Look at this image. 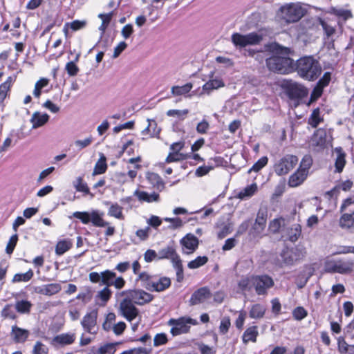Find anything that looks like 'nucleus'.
Masks as SVG:
<instances>
[{
  "mask_svg": "<svg viewBox=\"0 0 354 354\" xmlns=\"http://www.w3.org/2000/svg\"><path fill=\"white\" fill-rule=\"evenodd\" d=\"M327 142L326 131L324 129H317L311 139V144L314 146L323 149L326 147Z\"/></svg>",
  "mask_w": 354,
  "mask_h": 354,
  "instance_id": "25",
  "label": "nucleus"
},
{
  "mask_svg": "<svg viewBox=\"0 0 354 354\" xmlns=\"http://www.w3.org/2000/svg\"><path fill=\"white\" fill-rule=\"evenodd\" d=\"M171 263L173 267L176 270V280L178 282H181L184 279V273L182 261L180 258L179 257L177 259L174 260V261H173Z\"/></svg>",
  "mask_w": 354,
  "mask_h": 354,
  "instance_id": "48",
  "label": "nucleus"
},
{
  "mask_svg": "<svg viewBox=\"0 0 354 354\" xmlns=\"http://www.w3.org/2000/svg\"><path fill=\"white\" fill-rule=\"evenodd\" d=\"M263 38V35L257 32L245 35L234 32L231 36V41L236 48H241L248 46L258 45L262 41Z\"/></svg>",
  "mask_w": 354,
  "mask_h": 354,
  "instance_id": "4",
  "label": "nucleus"
},
{
  "mask_svg": "<svg viewBox=\"0 0 354 354\" xmlns=\"http://www.w3.org/2000/svg\"><path fill=\"white\" fill-rule=\"evenodd\" d=\"M267 221V214L266 212L260 211L257 214L255 223L252 227L250 234L254 237L261 236V233L265 230Z\"/></svg>",
  "mask_w": 354,
  "mask_h": 354,
  "instance_id": "14",
  "label": "nucleus"
},
{
  "mask_svg": "<svg viewBox=\"0 0 354 354\" xmlns=\"http://www.w3.org/2000/svg\"><path fill=\"white\" fill-rule=\"evenodd\" d=\"M115 345L113 343L105 344L97 349L95 354H114L116 351Z\"/></svg>",
  "mask_w": 354,
  "mask_h": 354,
  "instance_id": "51",
  "label": "nucleus"
},
{
  "mask_svg": "<svg viewBox=\"0 0 354 354\" xmlns=\"http://www.w3.org/2000/svg\"><path fill=\"white\" fill-rule=\"evenodd\" d=\"M274 284L273 279L267 274L255 275L254 290L258 295H266Z\"/></svg>",
  "mask_w": 354,
  "mask_h": 354,
  "instance_id": "11",
  "label": "nucleus"
},
{
  "mask_svg": "<svg viewBox=\"0 0 354 354\" xmlns=\"http://www.w3.org/2000/svg\"><path fill=\"white\" fill-rule=\"evenodd\" d=\"M73 186L77 192H83L86 194H90L89 189L86 183L84 182L82 177H77L73 182Z\"/></svg>",
  "mask_w": 354,
  "mask_h": 354,
  "instance_id": "49",
  "label": "nucleus"
},
{
  "mask_svg": "<svg viewBox=\"0 0 354 354\" xmlns=\"http://www.w3.org/2000/svg\"><path fill=\"white\" fill-rule=\"evenodd\" d=\"M106 169L107 165L106 162V157L103 154H101L99 160L95 165L92 175L96 176L102 174L106 172Z\"/></svg>",
  "mask_w": 354,
  "mask_h": 354,
  "instance_id": "39",
  "label": "nucleus"
},
{
  "mask_svg": "<svg viewBox=\"0 0 354 354\" xmlns=\"http://www.w3.org/2000/svg\"><path fill=\"white\" fill-rule=\"evenodd\" d=\"M330 81V73L326 72L324 76L319 80L317 85L311 93V103L318 99L322 94L323 88L328 85Z\"/></svg>",
  "mask_w": 354,
  "mask_h": 354,
  "instance_id": "16",
  "label": "nucleus"
},
{
  "mask_svg": "<svg viewBox=\"0 0 354 354\" xmlns=\"http://www.w3.org/2000/svg\"><path fill=\"white\" fill-rule=\"evenodd\" d=\"M97 313L94 311L90 312L83 317L81 324L83 328L89 333H95Z\"/></svg>",
  "mask_w": 354,
  "mask_h": 354,
  "instance_id": "18",
  "label": "nucleus"
},
{
  "mask_svg": "<svg viewBox=\"0 0 354 354\" xmlns=\"http://www.w3.org/2000/svg\"><path fill=\"white\" fill-rule=\"evenodd\" d=\"M193 88L192 83H187L183 86H174L171 88V94L174 96H180L187 94Z\"/></svg>",
  "mask_w": 354,
  "mask_h": 354,
  "instance_id": "40",
  "label": "nucleus"
},
{
  "mask_svg": "<svg viewBox=\"0 0 354 354\" xmlns=\"http://www.w3.org/2000/svg\"><path fill=\"white\" fill-rule=\"evenodd\" d=\"M118 311L120 315L129 322H132L140 316L139 310L135 306L134 303L126 296L120 301Z\"/></svg>",
  "mask_w": 354,
  "mask_h": 354,
  "instance_id": "8",
  "label": "nucleus"
},
{
  "mask_svg": "<svg viewBox=\"0 0 354 354\" xmlns=\"http://www.w3.org/2000/svg\"><path fill=\"white\" fill-rule=\"evenodd\" d=\"M285 234H283V237L286 239H288L292 242L296 241L301 234V226L299 224H295L290 229L283 230Z\"/></svg>",
  "mask_w": 354,
  "mask_h": 354,
  "instance_id": "34",
  "label": "nucleus"
},
{
  "mask_svg": "<svg viewBox=\"0 0 354 354\" xmlns=\"http://www.w3.org/2000/svg\"><path fill=\"white\" fill-rule=\"evenodd\" d=\"M308 11V6L300 2L282 6L277 12L278 17L286 23L298 21Z\"/></svg>",
  "mask_w": 354,
  "mask_h": 354,
  "instance_id": "2",
  "label": "nucleus"
},
{
  "mask_svg": "<svg viewBox=\"0 0 354 354\" xmlns=\"http://www.w3.org/2000/svg\"><path fill=\"white\" fill-rule=\"evenodd\" d=\"M48 347L41 342H37L33 347L32 354H48Z\"/></svg>",
  "mask_w": 354,
  "mask_h": 354,
  "instance_id": "60",
  "label": "nucleus"
},
{
  "mask_svg": "<svg viewBox=\"0 0 354 354\" xmlns=\"http://www.w3.org/2000/svg\"><path fill=\"white\" fill-rule=\"evenodd\" d=\"M98 17L102 20V24L98 28L99 30L100 31V39H101L113 17V12H109L106 14L100 13L98 15Z\"/></svg>",
  "mask_w": 354,
  "mask_h": 354,
  "instance_id": "38",
  "label": "nucleus"
},
{
  "mask_svg": "<svg viewBox=\"0 0 354 354\" xmlns=\"http://www.w3.org/2000/svg\"><path fill=\"white\" fill-rule=\"evenodd\" d=\"M88 278L92 283H99L106 287L113 286L118 290L122 289L126 283L123 277H116L115 272L110 270H106L101 272H91L88 274Z\"/></svg>",
  "mask_w": 354,
  "mask_h": 354,
  "instance_id": "3",
  "label": "nucleus"
},
{
  "mask_svg": "<svg viewBox=\"0 0 354 354\" xmlns=\"http://www.w3.org/2000/svg\"><path fill=\"white\" fill-rule=\"evenodd\" d=\"M287 93L291 98H301L306 95V89L301 84L290 81L285 84Z\"/></svg>",
  "mask_w": 354,
  "mask_h": 354,
  "instance_id": "15",
  "label": "nucleus"
},
{
  "mask_svg": "<svg viewBox=\"0 0 354 354\" xmlns=\"http://www.w3.org/2000/svg\"><path fill=\"white\" fill-rule=\"evenodd\" d=\"M188 113V109H170L167 111L166 114L169 117H173L179 120H184L186 118Z\"/></svg>",
  "mask_w": 354,
  "mask_h": 354,
  "instance_id": "46",
  "label": "nucleus"
},
{
  "mask_svg": "<svg viewBox=\"0 0 354 354\" xmlns=\"http://www.w3.org/2000/svg\"><path fill=\"white\" fill-rule=\"evenodd\" d=\"M134 196H136L140 201L152 203L159 201V194L156 192L149 194L144 191L136 190L134 192Z\"/></svg>",
  "mask_w": 354,
  "mask_h": 354,
  "instance_id": "32",
  "label": "nucleus"
},
{
  "mask_svg": "<svg viewBox=\"0 0 354 354\" xmlns=\"http://www.w3.org/2000/svg\"><path fill=\"white\" fill-rule=\"evenodd\" d=\"M271 53L266 59V65L270 71L279 73H289L293 69V60L288 57L289 49L276 43L266 46Z\"/></svg>",
  "mask_w": 354,
  "mask_h": 354,
  "instance_id": "1",
  "label": "nucleus"
},
{
  "mask_svg": "<svg viewBox=\"0 0 354 354\" xmlns=\"http://www.w3.org/2000/svg\"><path fill=\"white\" fill-rule=\"evenodd\" d=\"M16 80V75L9 76L7 80L0 85V102L6 99L12 85Z\"/></svg>",
  "mask_w": 354,
  "mask_h": 354,
  "instance_id": "33",
  "label": "nucleus"
},
{
  "mask_svg": "<svg viewBox=\"0 0 354 354\" xmlns=\"http://www.w3.org/2000/svg\"><path fill=\"white\" fill-rule=\"evenodd\" d=\"M337 349L341 354H354V343L351 344L345 337H339L337 339Z\"/></svg>",
  "mask_w": 354,
  "mask_h": 354,
  "instance_id": "30",
  "label": "nucleus"
},
{
  "mask_svg": "<svg viewBox=\"0 0 354 354\" xmlns=\"http://www.w3.org/2000/svg\"><path fill=\"white\" fill-rule=\"evenodd\" d=\"M147 121L148 122L147 126L141 131L142 136H144L142 139H145V137L147 136L158 138L161 129L158 127L156 120L148 118Z\"/></svg>",
  "mask_w": 354,
  "mask_h": 354,
  "instance_id": "21",
  "label": "nucleus"
},
{
  "mask_svg": "<svg viewBox=\"0 0 354 354\" xmlns=\"http://www.w3.org/2000/svg\"><path fill=\"white\" fill-rule=\"evenodd\" d=\"M211 297V293L207 288H201L195 291L191 297L192 305H197L205 302Z\"/></svg>",
  "mask_w": 354,
  "mask_h": 354,
  "instance_id": "23",
  "label": "nucleus"
},
{
  "mask_svg": "<svg viewBox=\"0 0 354 354\" xmlns=\"http://www.w3.org/2000/svg\"><path fill=\"white\" fill-rule=\"evenodd\" d=\"M296 70L301 77L310 80V57L306 56L298 59L296 63Z\"/></svg>",
  "mask_w": 354,
  "mask_h": 354,
  "instance_id": "17",
  "label": "nucleus"
},
{
  "mask_svg": "<svg viewBox=\"0 0 354 354\" xmlns=\"http://www.w3.org/2000/svg\"><path fill=\"white\" fill-rule=\"evenodd\" d=\"M112 291L109 287H104L101 290L97 292L96 297L100 299L103 304H105L111 298Z\"/></svg>",
  "mask_w": 354,
  "mask_h": 354,
  "instance_id": "50",
  "label": "nucleus"
},
{
  "mask_svg": "<svg viewBox=\"0 0 354 354\" xmlns=\"http://www.w3.org/2000/svg\"><path fill=\"white\" fill-rule=\"evenodd\" d=\"M186 158L187 156L182 153H176L170 151L167 157L166 158L165 161L167 163H170L173 162L183 160Z\"/></svg>",
  "mask_w": 354,
  "mask_h": 354,
  "instance_id": "54",
  "label": "nucleus"
},
{
  "mask_svg": "<svg viewBox=\"0 0 354 354\" xmlns=\"http://www.w3.org/2000/svg\"><path fill=\"white\" fill-rule=\"evenodd\" d=\"M18 241V236L17 234L12 235L7 243L6 252L8 254H11L13 252V250L17 245Z\"/></svg>",
  "mask_w": 354,
  "mask_h": 354,
  "instance_id": "61",
  "label": "nucleus"
},
{
  "mask_svg": "<svg viewBox=\"0 0 354 354\" xmlns=\"http://www.w3.org/2000/svg\"><path fill=\"white\" fill-rule=\"evenodd\" d=\"M33 271L31 269H29L25 273H17L14 275L12 282V283H18V282H27L30 281L33 277Z\"/></svg>",
  "mask_w": 354,
  "mask_h": 354,
  "instance_id": "43",
  "label": "nucleus"
},
{
  "mask_svg": "<svg viewBox=\"0 0 354 354\" xmlns=\"http://www.w3.org/2000/svg\"><path fill=\"white\" fill-rule=\"evenodd\" d=\"M104 204L109 206L107 213L109 216L113 217L118 220L124 219V215L122 212L123 207L122 206H120L117 203H111L109 201L105 202Z\"/></svg>",
  "mask_w": 354,
  "mask_h": 354,
  "instance_id": "28",
  "label": "nucleus"
},
{
  "mask_svg": "<svg viewBox=\"0 0 354 354\" xmlns=\"http://www.w3.org/2000/svg\"><path fill=\"white\" fill-rule=\"evenodd\" d=\"M171 284L170 279L168 277H161L158 280L151 281L148 283L149 289L157 292L163 291L169 287Z\"/></svg>",
  "mask_w": 354,
  "mask_h": 354,
  "instance_id": "26",
  "label": "nucleus"
},
{
  "mask_svg": "<svg viewBox=\"0 0 354 354\" xmlns=\"http://www.w3.org/2000/svg\"><path fill=\"white\" fill-rule=\"evenodd\" d=\"M308 159L309 158L306 156L301 162L300 167L295 173L290 176L288 180V185L290 187H295L299 186L306 178L308 174V169L310 167Z\"/></svg>",
  "mask_w": 354,
  "mask_h": 354,
  "instance_id": "9",
  "label": "nucleus"
},
{
  "mask_svg": "<svg viewBox=\"0 0 354 354\" xmlns=\"http://www.w3.org/2000/svg\"><path fill=\"white\" fill-rule=\"evenodd\" d=\"M93 138L89 136L84 140H77L74 144L79 149H82L88 147L93 142Z\"/></svg>",
  "mask_w": 354,
  "mask_h": 354,
  "instance_id": "63",
  "label": "nucleus"
},
{
  "mask_svg": "<svg viewBox=\"0 0 354 354\" xmlns=\"http://www.w3.org/2000/svg\"><path fill=\"white\" fill-rule=\"evenodd\" d=\"M168 341L167 336L165 333H158L153 338V345L159 346L165 344Z\"/></svg>",
  "mask_w": 354,
  "mask_h": 354,
  "instance_id": "62",
  "label": "nucleus"
},
{
  "mask_svg": "<svg viewBox=\"0 0 354 354\" xmlns=\"http://www.w3.org/2000/svg\"><path fill=\"white\" fill-rule=\"evenodd\" d=\"M298 158L293 155H286L274 165V170L277 175L283 176L288 174L297 164Z\"/></svg>",
  "mask_w": 354,
  "mask_h": 354,
  "instance_id": "7",
  "label": "nucleus"
},
{
  "mask_svg": "<svg viewBox=\"0 0 354 354\" xmlns=\"http://www.w3.org/2000/svg\"><path fill=\"white\" fill-rule=\"evenodd\" d=\"M120 295L126 296L132 302L140 306L147 304L153 299L151 294L140 289L124 290L120 292Z\"/></svg>",
  "mask_w": 354,
  "mask_h": 354,
  "instance_id": "10",
  "label": "nucleus"
},
{
  "mask_svg": "<svg viewBox=\"0 0 354 354\" xmlns=\"http://www.w3.org/2000/svg\"><path fill=\"white\" fill-rule=\"evenodd\" d=\"M334 153L336 154V158L335 160V171L337 173H341L346 165V153L344 152L341 147H336L334 149Z\"/></svg>",
  "mask_w": 354,
  "mask_h": 354,
  "instance_id": "27",
  "label": "nucleus"
},
{
  "mask_svg": "<svg viewBox=\"0 0 354 354\" xmlns=\"http://www.w3.org/2000/svg\"><path fill=\"white\" fill-rule=\"evenodd\" d=\"M285 220L282 218H275L272 221L269 225V230L271 232L276 233L279 231L282 225H284Z\"/></svg>",
  "mask_w": 354,
  "mask_h": 354,
  "instance_id": "55",
  "label": "nucleus"
},
{
  "mask_svg": "<svg viewBox=\"0 0 354 354\" xmlns=\"http://www.w3.org/2000/svg\"><path fill=\"white\" fill-rule=\"evenodd\" d=\"M76 339L75 334L73 333H61L53 337L52 344L54 346H64L72 344Z\"/></svg>",
  "mask_w": 354,
  "mask_h": 354,
  "instance_id": "22",
  "label": "nucleus"
},
{
  "mask_svg": "<svg viewBox=\"0 0 354 354\" xmlns=\"http://www.w3.org/2000/svg\"><path fill=\"white\" fill-rule=\"evenodd\" d=\"M11 336L17 343H24L29 336V331L17 326H12Z\"/></svg>",
  "mask_w": 354,
  "mask_h": 354,
  "instance_id": "29",
  "label": "nucleus"
},
{
  "mask_svg": "<svg viewBox=\"0 0 354 354\" xmlns=\"http://www.w3.org/2000/svg\"><path fill=\"white\" fill-rule=\"evenodd\" d=\"M158 252L159 260L170 259L171 263L180 257L176 252L174 243L161 248Z\"/></svg>",
  "mask_w": 354,
  "mask_h": 354,
  "instance_id": "20",
  "label": "nucleus"
},
{
  "mask_svg": "<svg viewBox=\"0 0 354 354\" xmlns=\"http://www.w3.org/2000/svg\"><path fill=\"white\" fill-rule=\"evenodd\" d=\"M339 225L342 228L354 229V211L344 214L339 219Z\"/></svg>",
  "mask_w": 354,
  "mask_h": 354,
  "instance_id": "37",
  "label": "nucleus"
},
{
  "mask_svg": "<svg viewBox=\"0 0 354 354\" xmlns=\"http://www.w3.org/2000/svg\"><path fill=\"white\" fill-rule=\"evenodd\" d=\"M182 246V251L184 254H190L194 253L198 247V239L193 234L188 233L180 241Z\"/></svg>",
  "mask_w": 354,
  "mask_h": 354,
  "instance_id": "12",
  "label": "nucleus"
},
{
  "mask_svg": "<svg viewBox=\"0 0 354 354\" xmlns=\"http://www.w3.org/2000/svg\"><path fill=\"white\" fill-rule=\"evenodd\" d=\"M258 330L256 326L249 327L245 330L243 335V342L245 344H247L248 342L251 341L252 342H255L257 341V337L258 336Z\"/></svg>",
  "mask_w": 354,
  "mask_h": 354,
  "instance_id": "41",
  "label": "nucleus"
},
{
  "mask_svg": "<svg viewBox=\"0 0 354 354\" xmlns=\"http://www.w3.org/2000/svg\"><path fill=\"white\" fill-rule=\"evenodd\" d=\"M268 162V158L267 156H263L259 160H258L253 166L249 169L248 172L251 173L252 171L258 172L262 168H263Z\"/></svg>",
  "mask_w": 354,
  "mask_h": 354,
  "instance_id": "53",
  "label": "nucleus"
},
{
  "mask_svg": "<svg viewBox=\"0 0 354 354\" xmlns=\"http://www.w3.org/2000/svg\"><path fill=\"white\" fill-rule=\"evenodd\" d=\"M104 212L98 210L88 212H75L73 216L80 220L83 224H88L90 222L96 227H106L109 223L103 219Z\"/></svg>",
  "mask_w": 354,
  "mask_h": 354,
  "instance_id": "5",
  "label": "nucleus"
},
{
  "mask_svg": "<svg viewBox=\"0 0 354 354\" xmlns=\"http://www.w3.org/2000/svg\"><path fill=\"white\" fill-rule=\"evenodd\" d=\"M225 86V82L219 76H211L209 80L203 85L202 92L199 95L203 94L209 95L214 90Z\"/></svg>",
  "mask_w": 354,
  "mask_h": 354,
  "instance_id": "13",
  "label": "nucleus"
},
{
  "mask_svg": "<svg viewBox=\"0 0 354 354\" xmlns=\"http://www.w3.org/2000/svg\"><path fill=\"white\" fill-rule=\"evenodd\" d=\"M151 229L149 227H146L143 229H139L136 232V235L141 241H147L149 236Z\"/></svg>",
  "mask_w": 354,
  "mask_h": 354,
  "instance_id": "59",
  "label": "nucleus"
},
{
  "mask_svg": "<svg viewBox=\"0 0 354 354\" xmlns=\"http://www.w3.org/2000/svg\"><path fill=\"white\" fill-rule=\"evenodd\" d=\"M72 245V242L69 240L60 241L56 245L55 253L59 256L62 255L71 248Z\"/></svg>",
  "mask_w": 354,
  "mask_h": 354,
  "instance_id": "44",
  "label": "nucleus"
},
{
  "mask_svg": "<svg viewBox=\"0 0 354 354\" xmlns=\"http://www.w3.org/2000/svg\"><path fill=\"white\" fill-rule=\"evenodd\" d=\"M255 275L243 276L238 281V288L243 292H251L254 289Z\"/></svg>",
  "mask_w": 354,
  "mask_h": 354,
  "instance_id": "24",
  "label": "nucleus"
},
{
  "mask_svg": "<svg viewBox=\"0 0 354 354\" xmlns=\"http://www.w3.org/2000/svg\"><path fill=\"white\" fill-rule=\"evenodd\" d=\"M144 259L147 263L151 262L153 261H159L158 252L151 249H148L144 254Z\"/></svg>",
  "mask_w": 354,
  "mask_h": 354,
  "instance_id": "58",
  "label": "nucleus"
},
{
  "mask_svg": "<svg viewBox=\"0 0 354 354\" xmlns=\"http://www.w3.org/2000/svg\"><path fill=\"white\" fill-rule=\"evenodd\" d=\"M66 71L70 76H75L77 74L79 68L74 62H69L66 65Z\"/></svg>",
  "mask_w": 354,
  "mask_h": 354,
  "instance_id": "64",
  "label": "nucleus"
},
{
  "mask_svg": "<svg viewBox=\"0 0 354 354\" xmlns=\"http://www.w3.org/2000/svg\"><path fill=\"white\" fill-rule=\"evenodd\" d=\"M281 262L280 263L281 266L291 265L297 260L293 251L290 250L283 251L281 254Z\"/></svg>",
  "mask_w": 354,
  "mask_h": 354,
  "instance_id": "42",
  "label": "nucleus"
},
{
  "mask_svg": "<svg viewBox=\"0 0 354 354\" xmlns=\"http://www.w3.org/2000/svg\"><path fill=\"white\" fill-rule=\"evenodd\" d=\"M337 266H336V271L340 274H348L353 272L354 267V262L352 260L347 261H337Z\"/></svg>",
  "mask_w": 354,
  "mask_h": 354,
  "instance_id": "35",
  "label": "nucleus"
},
{
  "mask_svg": "<svg viewBox=\"0 0 354 354\" xmlns=\"http://www.w3.org/2000/svg\"><path fill=\"white\" fill-rule=\"evenodd\" d=\"M231 326V322L229 317H224L221 319L220 326H219V332L221 334H226Z\"/></svg>",
  "mask_w": 354,
  "mask_h": 354,
  "instance_id": "57",
  "label": "nucleus"
},
{
  "mask_svg": "<svg viewBox=\"0 0 354 354\" xmlns=\"http://www.w3.org/2000/svg\"><path fill=\"white\" fill-rule=\"evenodd\" d=\"M198 324L196 319L189 317H181L178 319H170L167 324L171 327L170 333L173 336H178L181 334L187 333L190 329V326Z\"/></svg>",
  "mask_w": 354,
  "mask_h": 354,
  "instance_id": "6",
  "label": "nucleus"
},
{
  "mask_svg": "<svg viewBox=\"0 0 354 354\" xmlns=\"http://www.w3.org/2000/svg\"><path fill=\"white\" fill-rule=\"evenodd\" d=\"M208 261V259L205 256L198 257L195 259L189 261L187 266L190 269H196L203 265H205Z\"/></svg>",
  "mask_w": 354,
  "mask_h": 354,
  "instance_id": "52",
  "label": "nucleus"
},
{
  "mask_svg": "<svg viewBox=\"0 0 354 354\" xmlns=\"http://www.w3.org/2000/svg\"><path fill=\"white\" fill-rule=\"evenodd\" d=\"M32 307L30 301L27 300L17 301L15 304V308L19 313L25 314L28 313Z\"/></svg>",
  "mask_w": 354,
  "mask_h": 354,
  "instance_id": "45",
  "label": "nucleus"
},
{
  "mask_svg": "<svg viewBox=\"0 0 354 354\" xmlns=\"http://www.w3.org/2000/svg\"><path fill=\"white\" fill-rule=\"evenodd\" d=\"M266 310L265 306L256 304L251 306L249 315L252 319H261L264 316Z\"/></svg>",
  "mask_w": 354,
  "mask_h": 354,
  "instance_id": "36",
  "label": "nucleus"
},
{
  "mask_svg": "<svg viewBox=\"0 0 354 354\" xmlns=\"http://www.w3.org/2000/svg\"><path fill=\"white\" fill-rule=\"evenodd\" d=\"M49 120V115L47 113H41L35 112L31 117L30 122L32 124V129H37L44 125Z\"/></svg>",
  "mask_w": 354,
  "mask_h": 354,
  "instance_id": "31",
  "label": "nucleus"
},
{
  "mask_svg": "<svg viewBox=\"0 0 354 354\" xmlns=\"http://www.w3.org/2000/svg\"><path fill=\"white\" fill-rule=\"evenodd\" d=\"M257 190V185L252 183V185L246 187L242 191L239 193V198L240 199H244L245 198L251 197L254 194Z\"/></svg>",
  "mask_w": 354,
  "mask_h": 354,
  "instance_id": "47",
  "label": "nucleus"
},
{
  "mask_svg": "<svg viewBox=\"0 0 354 354\" xmlns=\"http://www.w3.org/2000/svg\"><path fill=\"white\" fill-rule=\"evenodd\" d=\"M322 122L323 117L320 115L319 108H317L311 113V127H316Z\"/></svg>",
  "mask_w": 354,
  "mask_h": 354,
  "instance_id": "56",
  "label": "nucleus"
},
{
  "mask_svg": "<svg viewBox=\"0 0 354 354\" xmlns=\"http://www.w3.org/2000/svg\"><path fill=\"white\" fill-rule=\"evenodd\" d=\"M62 286L59 283H54L45 284L35 288V292L38 294L52 296L60 292Z\"/></svg>",
  "mask_w": 354,
  "mask_h": 354,
  "instance_id": "19",
  "label": "nucleus"
}]
</instances>
